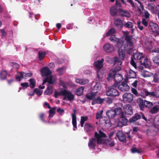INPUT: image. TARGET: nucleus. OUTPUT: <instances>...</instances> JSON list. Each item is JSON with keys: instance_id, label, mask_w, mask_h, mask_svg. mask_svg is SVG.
<instances>
[{"instance_id": "f257e3e1", "label": "nucleus", "mask_w": 159, "mask_h": 159, "mask_svg": "<svg viewBox=\"0 0 159 159\" xmlns=\"http://www.w3.org/2000/svg\"><path fill=\"white\" fill-rule=\"evenodd\" d=\"M107 137L106 134L101 130H99L98 133L97 132L94 133V138H92L89 140L88 143L89 147L93 149L95 148L96 143L97 144H101L102 143V138Z\"/></svg>"}, {"instance_id": "423d86ee", "label": "nucleus", "mask_w": 159, "mask_h": 159, "mask_svg": "<svg viewBox=\"0 0 159 159\" xmlns=\"http://www.w3.org/2000/svg\"><path fill=\"white\" fill-rule=\"evenodd\" d=\"M141 63V65L139 66L138 68L141 70L143 68V66H144L145 68H149L151 66V62L148 60L147 58L144 57L142 58V60L139 61Z\"/></svg>"}, {"instance_id": "cd10ccee", "label": "nucleus", "mask_w": 159, "mask_h": 159, "mask_svg": "<svg viewBox=\"0 0 159 159\" xmlns=\"http://www.w3.org/2000/svg\"><path fill=\"white\" fill-rule=\"evenodd\" d=\"M93 127V125L88 123H86L84 126V129L87 132L91 131Z\"/></svg>"}, {"instance_id": "2f4dec72", "label": "nucleus", "mask_w": 159, "mask_h": 159, "mask_svg": "<svg viewBox=\"0 0 159 159\" xmlns=\"http://www.w3.org/2000/svg\"><path fill=\"white\" fill-rule=\"evenodd\" d=\"M52 86L48 84L47 90L45 91V93L47 95H50L52 93Z\"/></svg>"}, {"instance_id": "680f3d73", "label": "nucleus", "mask_w": 159, "mask_h": 159, "mask_svg": "<svg viewBox=\"0 0 159 159\" xmlns=\"http://www.w3.org/2000/svg\"><path fill=\"white\" fill-rule=\"evenodd\" d=\"M11 65L14 68L17 69L20 67L19 65L18 64L14 62H12Z\"/></svg>"}, {"instance_id": "13d9d810", "label": "nucleus", "mask_w": 159, "mask_h": 159, "mask_svg": "<svg viewBox=\"0 0 159 159\" xmlns=\"http://www.w3.org/2000/svg\"><path fill=\"white\" fill-rule=\"evenodd\" d=\"M57 111L60 115H62L64 112V110L63 109H61L60 107H58L57 109Z\"/></svg>"}, {"instance_id": "8fccbe9b", "label": "nucleus", "mask_w": 159, "mask_h": 159, "mask_svg": "<svg viewBox=\"0 0 159 159\" xmlns=\"http://www.w3.org/2000/svg\"><path fill=\"white\" fill-rule=\"evenodd\" d=\"M152 59L154 63L159 65V56H157L153 57Z\"/></svg>"}, {"instance_id": "6e6552de", "label": "nucleus", "mask_w": 159, "mask_h": 159, "mask_svg": "<svg viewBox=\"0 0 159 159\" xmlns=\"http://www.w3.org/2000/svg\"><path fill=\"white\" fill-rule=\"evenodd\" d=\"M123 109L125 113L124 115H132L133 114L132 107L129 104L125 105L123 107Z\"/></svg>"}, {"instance_id": "79ce46f5", "label": "nucleus", "mask_w": 159, "mask_h": 159, "mask_svg": "<svg viewBox=\"0 0 159 159\" xmlns=\"http://www.w3.org/2000/svg\"><path fill=\"white\" fill-rule=\"evenodd\" d=\"M114 64H117L119 66H120L122 64V62L121 61H120L117 57H115L114 58Z\"/></svg>"}, {"instance_id": "052dcab7", "label": "nucleus", "mask_w": 159, "mask_h": 159, "mask_svg": "<svg viewBox=\"0 0 159 159\" xmlns=\"http://www.w3.org/2000/svg\"><path fill=\"white\" fill-rule=\"evenodd\" d=\"M63 92V90L61 91L60 92H57L56 91L55 93L54 96L55 98H57L60 95H62V92Z\"/></svg>"}, {"instance_id": "603ef678", "label": "nucleus", "mask_w": 159, "mask_h": 159, "mask_svg": "<svg viewBox=\"0 0 159 159\" xmlns=\"http://www.w3.org/2000/svg\"><path fill=\"white\" fill-rule=\"evenodd\" d=\"M113 99L110 97H107L106 99V102L109 104H110L112 103Z\"/></svg>"}, {"instance_id": "58836bf2", "label": "nucleus", "mask_w": 159, "mask_h": 159, "mask_svg": "<svg viewBox=\"0 0 159 159\" xmlns=\"http://www.w3.org/2000/svg\"><path fill=\"white\" fill-rule=\"evenodd\" d=\"M131 152L132 153H137L141 154L142 153V151L141 149H137L136 147H133L131 149Z\"/></svg>"}, {"instance_id": "f704fd0d", "label": "nucleus", "mask_w": 159, "mask_h": 159, "mask_svg": "<svg viewBox=\"0 0 159 159\" xmlns=\"http://www.w3.org/2000/svg\"><path fill=\"white\" fill-rule=\"evenodd\" d=\"M119 39L116 37V35H113L111 36L109 38V40L111 42L116 43L119 41Z\"/></svg>"}, {"instance_id": "bf43d9fd", "label": "nucleus", "mask_w": 159, "mask_h": 159, "mask_svg": "<svg viewBox=\"0 0 159 159\" xmlns=\"http://www.w3.org/2000/svg\"><path fill=\"white\" fill-rule=\"evenodd\" d=\"M100 70H97V76L99 79H101L102 77V73L100 71Z\"/></svg>"}, {"instance_id": "3c124183", "label": "nucleus", "mask_w": 159, "mask_h": 159, "mask_svg": "<svg viewBox=\"0 0 159 159\" xmlns=\"http://www.w3.org/2000/svg\"><path fill=\"white\" fill-rule=\"evenodd\" d=\"M34 93H36L38 96L41 95L42 93V91L40 90L38 88L34 89Z\"/></svg>"}, {"instance_id": "c756f323", "label": "nucleus", "mask_w": 159, "mask_h": 159, "mask_svg": "<svg viewBox=\"0 0 159 159\" xmlns=\"http://www.w3.org/2000/svg\"><path fill=\"white\" fill-rule=\"evenodd\" d=\"M7 73L5 70H1L0 72V78L1 80H4L7 75Z\"/></svg>"}, {"instance_id": "473e14b6", "label": "nucleus", "mask_w": 159, "mask_h": 159, "mask_svg": "<svg viewBox=\"0 0 159 159\" xmlns=\"http://www.w3.org/2000/svg\"><path fill=\"white\" fill-rule=\"evenodd\" d=\"M30 82L29 86L31 89L34 88L36 85V81L34 79L31 78L29 80Z\"/></svg>"}, {"instance_id": "0e129e2a", "label": "nucleus", "mask_w": 159, "mask_h": 159, "mask_svg": "<svg viewBox=\"0 0 159 159\" xmlns=\"http://www.w3.org/2000/svg\"><path fill=\"white\" fill-rule=\"evenodd\" d=\"M19 75L16 76V79L18 80L19 81H20L21 79H22L23 78V75L22 74V72H20L19 73Z\"/></svg>"}, {"instance_id": "774afa93", "label": "nucleus", "mask_w": 159, "mask_h": 159, "mask_svg": "<svg viewBox=\"0 0 159 159\" xmlns=\"http://www.w3.org/2000/svg\"><path fill=\"white\" fill-rule=\"evenodd\" d=\"M153 81L155 83L159 82V78L157 76H154Z\"/></svg>"}, {"instance_id": "338daca9", "label": "nucleus", "mask_w": 159, "mask_h": 159, "mask_svg": "<svg viewBox=\"0 0 159 159\" xmlns=\"http://www.w3.org/2000/svg\"><path fill=\"white\" fill-rule=\"evenodd\" d=\"M142 75L144 77L148 76V71L144 70L142 73Z\"/></svg>"}, {"instance_id": "f03ea898", "label": "nucleus", "mask_w": 159, "mask_h": 159, "mask_svg": "<svg viewBox=\"0 0 159 159\" xmlns=\"http://www.w3.org/2000/svg\"><path fill=\"white\" fill-rule=\"evenodd\" d=\"M125 39L126 41V44L125 45L124 49L128 54H131L133 52V42L132 40V36L129 35L128 31L123 32Z\"/></svg>"}, {"instance_id": "49530a36", "label": "nucleus", "mask_w": 159, "mask_h": 159, "mask_svg": "<svg viewBox=\"0 0 159 159\" xmlns=\"http://www.w3.org/2000/svg\"><path fill=\"white\" fill-rule=\"evenodd\" d=\"M152 97L158 98H159V90H157L152 91Z\"/></svg>"}, {"instance_id": "7ed1b4c3", "label": "nucleus", "mask_w": 159, "mask_h": 159, "mask_svg": "<svg viewBox=\"0 0 159 159\" xmlns=\"http://www.w3.org/2000/svg\"><path fill=\"white\" fill-rule=\"evenodd\" d=\"M114 78L115 83L114 84L118 85L120 82L123 79V76L121 74H118L115 70H110L108 74V77L107 78L108 80L111 78Z\"/></svg>"}, {"instance_id": "7c9ffc66", "label": "nucleus", "mask_w": 159, "mask_h": 159, "mask_svg": "<svg viewBox=\"0 0 159 159\" xmlns=\"http://www.w3.org/2000/svg\"><path fill=\"white\" fill-rule=\"evenodd\" d=\"M129 78H135L136 76V72L132 70H129L128 74Z\"/></svg>"}, {"instance_id": "e2e57ef3", "label": "nucleus", "mask_w": 159, "mask_h": 159, "mask_svg": "<svg viewBox=\"0 0 159 159\" xmlns=\"http://www.w3.org/2000/svg\"><path fill=\"white\" fill-rule=\"evenodd\" d=\"M126 1L130 4L132 7H135V6L132 0H125Z\"/></svg>"}, {"instance_id": "a878e982", "label": "nucleus", "mask_w": 159, "mask_h": 159, "mask_svg": "<svg viewBox=\"0 0 159 159\" xmlns=\"http://www.w3.org/2000/svg\"><path fill=\"white\" fill-rule=\"evenodd\" d=\"M118 52L120 59L124 60L125 57V51L123 49L119 48L118 50Z\"/></svg>"}, {"instance_id": "5fc2aeb1", "label": "nucleus", "mask_w": 159, "mask_h": 159, "mask_svg": "<svg viewBox=\"0 0 159 159\" xmlns=\"http://www.w3.org/2000/svg\"><path fill=\"white\" fill-rule=\"evenodd\" d=\"M20 85L22 87V89H26L29 86V83L28 82L21 83Z\"/></svg>"}, {"instance_id": "864d4df0", "label": "nucleus", "mask_w": 159, "mask_h": 159, "mask_svg": "<svg viewBox=\"0 0 159 159\" xmlns=\"http://www.w3.org/2000/svg\"><path fill=\"white\" fill-rule=\"evenodd\" d=\"M152 92H149L148 90H146L144 91V94L146 96L152 97Z\"/></svg>"}, {"instance_id": "f3484780", "label": "nucleus", "mask_w": 159, "mask_h": 159, "mask_svg": "<svg viewBox=\"0 0 159 159\" xmlns=\"http://www.w3.org/2000/svg\"><path fill=\"white\" fill-rule=\"evenodd\" d=\"M118 11L121 16L126 17H130V14L128 11L125 10H123L121 8H119Z\"/></svg>"}, {"instance_id": "9b49d317", "label": "nucleus", "mask_w": 159, "mask_h": 159, "mask_svg": "<svg viewBox=\"0 0 159 159\" xmlns=\"http://www.w3.org/2000/svg\"><path fill=\"white\" fill-rule=\"evenodd\" d=\"M42 76H48L51 74L52 72L48 66L43 67L40 71Z\"/></svg>"}, {"instance_id": "2eb2a0df", "label": "nucleus", "mask_w": 159, "mask_h": 159, "mask_svg": "<svg viewBox=\"0 0 159 159\" xmlns=\"http://www.w3.org/2000/svg\"><path fill=\"white\" fill-rule=\"evenodd\" d=\"M148 27L149 29L151 30L153 32H157L158 31V26L156 23L150 22L149 24Z\"/></svg>"}, {"instance_id": "6e6d98bb", "label": "nucleus", "mask_w": 159, "mask_h": 159, "mask_svg": "<svg viewBox=\"0 0 159 159\" xmlns=\"http://www.w3.org/2000/svg\"><path fill=\"white\" fill-rule=\"evenodd\" d=\"M22 74L23 75V78H25L27 77H30L32 76V73H26L23 72H22Z\"/></svg>"}, {"instance_id": "37998d69", "label": "nucleus", "mask_w": 159, "mask_h": 159, "mask_svg": "<svg viewBox=\"0 0 159 159\" xmlns=\"http://www.w3.org/2000/svg\"><path fill=\"white\" fill-rule=\"evenodd\" d=\"M124 26L127 28H132L133 27V24L131 22L128 21L124 25Z\"/></svg>"}, {"instance_id": "a19ab883", "label": "nucleus", "mask_w": 159, "mask_h": 159, "mask_svg": "<svg viewBox=\"0 0 159 159\" xmlns=\"http://www.w3.org/2000/svg\"><path fill=\"white\" fill-rule=\"evenodd\" d=\"M106 144L108 146L110 147H113L115 145L114 142L111 140L109 139L106 141Z\"/></svg>"}, {"instance_id": "1a4fd4ad", "label": "nucleus", "mask_w": 159, "mask_h": 159, "mask_svg": "<svg viewBox=\"0 0 159 159\" xmlns=\"http://www.w3.org/2000/svg\"><path fill=\"white\" fill-rule=\"evenodd\" d=\"M127 116L124 115V112H122L120 115L121 120L119 121L118 123V126L122 127L123 126L126 125L128 122V120L126 118Z\"/></svg>"}, {"instance_id": "c85d7f7f", "label": "nucleus", "mask_w": 159, "mask_h": 159, "mask_svg": "<svg viewBox=\"0 0 159 159\" xmlns=\"http://www.w3.org/2000/svg\"><path fill=\"white\" fill-rule=\"evenodd\" d=\"M133 57L134 59L139 60V61L141 60L142 58L144 57L143 56V53L140 52H136L134 54Z\"/></svg>"}, {"instance_id": "4be33fe9", "label": "nucleus", "mask_w": 159, "mask_h": 159, "mask_svg": "<svg viewBox=\"0 0 159 159\" xmlns=\"http://www.w3.org/2000/svg\"><path fill=\"white\" fill-rule=\"evenodd\" d=\"M141 118V115L136 113L131 118H130L129 121L130 123L134 122L136 120L140 119Z\"/></svg>"}, {"instance_id": "dca6fc26", "label": "nucleus", "mask_w": 159, "mask_h": 159, "mask_svg": "<svg viewBox=\"0 0 159 159\" xmlns=\"http://www.w3.org/2000/svg\"><path fill=\"white\" fill-rule=\"evenodd\" d=\"M114 23L116 27L120 29H122L124 26L122 20L119 18H117L115 19Z\"/></svg>"}, {"instance_id": "b1692460", "label": "nucleus", "mask_w": 159, "mask_h": 159, "mask_svg": "<svg viewBox=\"0 0 159 159\" xmlns=\"http://www.w3.org/2000/svg\"><path fill=\"white\" fill-rule=\"evenodd\" d=\"M104 100V99L101 98L99 97H98L93 100L91 104L92 105H94L95 104H101Z\"/></svg>"}, {"instance_id": "ea45409f", "label": "nucleus", "mask_w": 159, "mask_h": 159, "mask_svg": "<svg viewBox=\"0 0 159 159\" xmlns=\"http://www.w3.org/2000/svg\"><path fill=\"white\" fill-rule=\"evenodd\" d=\"M84 88L81 87L78 89L76 92V94L78 96H80L83 93Z\"/></svg>"}, {"instance_id": "4c0bfd02", "label": "nucleus", "mask_w": 159, "mask_h": 159, "mask_svg": "<svg viewBox=\"0 0 159 159\" xmlns=\"http://www.w3.org/2000/svg\"><path fill=\"white\" fill-rule=\"evenodd\" d=\"M155 5L153 3H150L148 4L149 10H151L153 13H156V11H155Z\"/></svg>"}, {"instance_id": "393cba45", "label": "nucleus", "mask_w": 159, "mask_h": 159, "mask_svg": "<svg viewBox=\"0 0 159 159\" xmlns=\"http://www.w3.org/2000/svg\"><path fill=\"white\" fill-rule=\"evenodd\" d=\"M75 82L81 85H85L89 83V80L87 79H77L75 80Z\"/></svg>"}, {"instance_id": "4468645a", "label": "nucleus", "mask_w": 159, "mask_h": 159, "mask_svg": "<svg viewBox=\"0 0 159 159\" xmlns=\"http://www.w3.org/2000/svg\"><path fill=\"white\" fill-rule=\"evenodd\" d=\"M124 100L127 101L129 102H132L133 100V95L130 93H126L123 96Z\"/></svg>"}, {"instance_id": "6ab92c4d", "label": "nucleus", "mask_w": 159, "mask_h": 159, "mask_svg": "<svg viewBox=\"0 0 159 159\" xmlns=\"http://www.w3.org/2000/svg\"><path fill=\"white\" fill-rule=\"evenodd\" d=\"M118 9L115 6L111 7L110 10L111 15L113 16H116L118 13Z\"/></svg>"}, {"instance_id": "c03bdc74", "label": "nucleus", "mask_w": 159, "mask_h": 159, "mask_svg": "<svg viewBox=\"0 0 159 159\" xmlns=\"http://www.w3.org/2000/svg\"><path fill=\"white\" fill-rule=\"evenodd\" d=\"M116 31L115 29L114 28H111L108 32L106 33V35L107 36L111 35L115 33Z\"/></svg>"}, {"instance_id": "4d7b16f0", "label": "nucleus", "mask_w": 159, "mask_h": 159, "mask_svg": "<svg viewBox=\"0 0 159 159\" xmlns=\"http://www.w3.org/2000/svg\"><path fill=\"white\" fill-rule=\"evenodd\" d=\"M123 42L122 40L119 39V41L116 43V46L118 48H120L123 45Z\"/></svg>"}, {"instance_id": "412c9836", "label": "nucleus", "mask_w": 159, "mask_h": 159, "mask_svg": "<svg viewBox=\"0 0 159 159\" xmlns=\"http://www.w3.org/2000/svg\"><path fill=\"white\" fill-rule=\"evenodd\" d=\"M117 136L119 140L121 142L125 141L126 139V135L122 132H119L117 134Z\"/></svg>"}, {"instance_id": "a211bd4d", "label": "nucleus", "mask_w": 159, "mask_h": 159, "mask_svg": "<svg viewBox=\"0 0 159 159\" xmlns=\"http://www.w3.org/2000/svg\"><path fill=\"white\" fill-rule=\"evenodd\" d=\"M73 113L72 114V124L74 127L77 128V121L76 118V111L74 109L73 111Z\"/></svg>"}, {"instance_id": "ddd939ff", "label": "nucleus", "mask_w": 159, "mask_h": 159, "mask_svg": "<svg viewBox=\"0 0 159 159\" xmlns=\"http://www.w3.org/2000/svg\"><path fill=\"white\" fill-rule=\"evenodd\" d=\"M104 61V59L102 58L101 60H98L97 61H95L94 62L93 65L96 69L98 70H100L103 67V63Z\"/></svg>"}, {"instance_id": "aec40b11", "label": "nucleus", "mask_w": 159, "mask_h": 159, "mask_svg": "<svg viewBox=\"0 0 159 159\" xmlns=\"http://www.w3.org/2000/svg\"><path fill=\"white\" fill-rule=\"evenodd\" d=\"M106 115L109 119H112L116 116V112L113 109L108 110L106 112Z\"/></svg>"}, {"instance_id": "69168bd1", "label": "nucleus", "mask_w": 159, "mask_h": 159, "mask_svg": "<svg viewBox=\"0 0 159 159\" xmlns=\"http://www.w3.org/2000/svg\"><path fill=\"white\" fill-rule=\"evenodd\" d=\"M130 63L131 65L135 68H137L136 64L133 59L132 58L130 61Z\"/></svg>"}, {"instance_id": "20e7f679", "label": "nucleus", "mask_w": 159, "mask_h": 159, "mask_svg": "<svg viewBox=\"0 0 159 159\" xmlns=\"http://www.w3.org/2000/svg\"><path fill=\"white\" fill-rule=\"evenodd\" d=\"M137 103L141 111H143L145 107L148 109H150L153 106V103L146 100H143L140 98L137 99Z\"/></svg>"}, {"instance_id": "a18cd8bd", "label": "nucleus", "mask_w": 159, "mask_h": 159, "mask_svg": "<svg viewBox=\"0 0 159 159\" xmlns=\"http://www.w3.org/2000/svg\"><path fill=\"white\" fill-rule=\"evenodd\" d=\"M154 123L157 126H159V115L156 116L154 119Z\"/></svg>"}, {"instance_id": "e433bc0d", "label": "nucleus", "mask_w": 159, "mask_h": 159, "mask_svg": "<svg viewBox=\"0 0 159 159\" xmlns=\"http://www.w3.org/2000/svg\"><path fill=\"white\" fill-rule=\"evenodd\" d=\"M88 118L86 116H81L80 120V126L81 127L84 126V125L85 122L88 120Z\"/></svg>"}, {"instance_id": "de8ad7c7", "label": "nucleus", "mask_w": 159, "mask_h": 159, "mask_svg": "<svg viewBox=\"0 0 159 159\" xmlns=\"http://www.w3.org/2000/svg\"><path fill=\"white\" fill-rule=\"evenodd\" d=\"M46 79H47V82H48V84H52L55 83V82L52 80V76H50L49 77H46Z\"/></svg>"}, {"instance_id": "bb28decb", "label": "nucleus", "mask_w": 159, "mask_h": 159, "mask_svg": "<svg viewBox=\"0 0 159 159\" xmlns=\"http://www.w3.org/2000/svg\"><path fill=\"white\" fill-rule=\"evenodd\" d=\"M149 112L152 114H156L159 111V105H155L150 108Z\"/></svg>"}, {"instance_id": "9d476101", "label": "nucleus", "mask_w": 159, "mask_h": 159, "mask_svg": "<svg viewBox=\"0 0 159 159\" xmlns=\"http://www.w3.org/2000/svg\"><path fill=\"white\" fill-rule=\"evenodd\" d=\"M103 48L105 52L108 53H112L114 50L113 46L109 43L105 44L103 46Z\"/></svg>"}, {"instance_id": "c9c22d12", "label": "nucleus", "mask_w": 159, "mask_h": 159, "mask_svg": "<svg viewBox=\"0 0 159 159\" xmlns=\"http://www.w3.org/2000/svg\"><path fill=\"white\" fill-rule=\"evenodd\" d=\"M56 108V107H54L50 108V109L49 110V117H52L55 115Z\"/></svg>"}, {"instance_id": "39448f33", "label": "nucleus", "mask_w": 159, "mask_h": 159, "mask_svg": "<svg viewBox=\"0 0 159 159\" xmlns=\"http://www.w3.org/2000/svg\"><path fill=\"white\" fill-rule=\"evenodd\" d=\"M117 86L118 85L116 84H113L112 85L106 92L107 95L111 97L118 96L119 95V93L116 89Z\"/></svg>"}, {"instance_id": "09e8293b", "label": "nucleus", "mask_w": 159, "mask_h": 159, "mask_svg": "<svg viewBox=\"0 0 159 159\" xmlns=\"http://www.w3.org/2000/svg\"><path fill=\"white\" fill-rule=\"evenodd\" d=\"M116 112V115L117 114L119 115L123 112H122V110L121 108L120 107L116 108L114 110Z\"/></svg>"}, {"instance_id": "f8f14e48", "label": "nucleus", "mask_w": 159, "mask_h": 159, "mask_svg": "<svg viewBox=\"0 0 159 159\" xmlns=\"http://www.w3.org/2000/svg\"><path fill=\"white\" fill-rule=\"evenodd\" d=\"M118 89L122 92L128 91L129 89V87L125 82H122L118 86Z\"/></svg>"}, {"instance_id": "72a5a7b5", "label": "nucleus", "mask_w": 159, "mask_h": 159, "mask_svg": "<svg viewBox=\"0 0 159 159\" xmlns=\"http://www.w3.org/2000/svg\"><path fill=\"white\" fill-rule=\"evenodd\" d=\"M46 55V52L42 50L39 51V61H41L43 59L44 57Z\"/></svg>"}, {"instance_id": "5701e85b", "label": "nucleus", "mask_w": 159, "mask_h": 159, "mask_svg": "<svg viewBox=\"0 0 159 159\" xmlns=\"http://www.w3.org/2000/svg\"><path fill=\"white\" fill-rule=\"evenodd\" d=\"M141 118V115L136 113L131 118H130L129 121L130 123L134 122L136 120L140 119Z\"/></svg>"}, {"instance_id": "0eeeda50", "label": "nucleus", "mask_w": 159, "mask_h": 159, "mask_svg": "<svg viewBox=\"0 0 159 159\" xmlns=\"http://www.w3.org/2000/svg\"><path fill=\"white\" fill-rule=\"evenodd\" d=\"M62 95L64 96L63 100H66V99L69 101L73 100L74 99V96L71 92L64 89L62 93Z\"/></svg>"}]
</instances>
